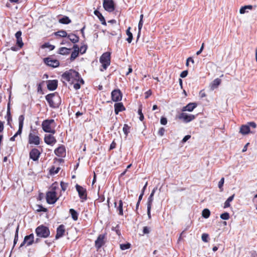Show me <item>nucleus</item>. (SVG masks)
<instances>
[{"label":"nucleus","instance_id":"f257e3e1","mask_svg":"<svg viewBox=\"0 0 257 257\" xmlns=\"http://www.w3.org/2000/svg\"><path fill=\"white\" fill-rule=\"evenodd\" d=\"M62 77L64 81H68L71 84L79 81L83 83V80L80 79L78 72L73 70L66 71L63 74Z\"/></svg>","mask_w":257,"mask_h":257},{"label":"nucleus","instance_id":"f03ea898","mask_svg":"<svg viewBox=\"0 0 257 257\" xmlns=\"http://www.w3.org/2000/svg\"><path fill=\"white\" fill-rule=\"evenodd\" d=\"M57 188H58V187L56 186V184H54L52 186L51 190L47 192L46 199L48 203L54 204L58 200V197L57 195L56 191Z\"/></svg>","mask_w":257,"mask_h":257},{"label":"nucleus","instance_id":"7ed1b4c3","mask_svg":"<svg viewBox=\"0 0 257 257\" xmlns=\"http://www.w3.org/2000/svg\"><path fill=\"white\" fill-rule=\"evenodd\" d=\"M46 99L51 107H57L61 103L60 96L55 93L49 94L46 96Z\"/></svg>","mask_w":257,"mask_h":257},{"label":"nucleus","instance_id":"20e7f679","mask_svg":"<svg viewBox=\"0 0 257 257\" xmlns=\"http://www.w3.org/2000/svg\"><path fill=\"white\" fill-rule=\"evenodd\" d=\"M42 128L44 131L47 133L54 134L55 133V121L54 119H47L42 123Z\"/></svg>","mask_w":257,"mask_h":257},{"label":"nucleus","instance_id":"39448f33","mask_svg":"<svg viewBox=\"0 0 257 257\" xmlns=\"http://www.w3.org/2000/svg\"><path fill=\"white\" fill-rule=\"evenodd\" d=\"M103 69H101V71L105 70L110 63V53L109 52H105L103 53L100 57L99 59Z\"/></svg>","mask_w":257,"mask_h":257},{"label":"nucleus","instance_id":"423d86ee","mask_svg":"<svg viewBox=\"0 0 257 257\" xmlns=\"http://www.w3.org/2000/svg\"><path fill=\"white\" fill-rule=\"evenodd\" d=\"M28 143L30 145L35 146L40 144V139L36 132L32 131L30 133L28 136Z\"/></svg>","mask_w":257,"mask_h":257},{"label":"nucleus","instance_id":"0eeeda50","mask_svg":"<svg viewBox=\"0 0 257 257\" xmlns=\"http://www.w3.org/2000/svg\"><path fill=\"white\" fill-rule=\"evenodd\" d=\"M36 233L38 236L44 238L48 237L50 234L49 229L43 225L38 226L36 228Z\"/></svg>","mask_w":257,"mask_h":257},{"label":"nucleus","instance_id":"6e6552de","mask_svg":"<svg viewBox=\"0 0 257 257\" xmlns=\"http://www.w3.org/2000/svg\"><path fill=\"white\" fill-rule=\"evenodd\" d=\"M156 189H157V188H154L152 190L149 197L148 199L147 205V215H148L149 219H151L152 218V216H151V208H152V204H153V196L154 195V194L155 193Z\"/></svg>","mask_w":257,"mask_h":257},{"label":"nucleus","instance_id":"1a4fd4ad","mask_svg":"<svg viewBox=\"0 0 257 257\" xmlns=\"http://www.w3.org/2000/svg\"><path fill=\"white\" fill-rule=\"evenodd\" d=\"M178 118L182 120L184 122L188 123L194 120L195 118V115L183 112L179 115Z\"/></svg>","mask_w":257,"mask_h":257},{"label":"nucleus","instance_id":"9d476101","mask_svg":"<svg viewBox=\"0 0 257 257\" xmlns=\"http://www.w3.org/2000/svg\"><path fill=\"white\" fill-rule=\"evenodd\" d=\"M103 7L108 12H112L114 10V4L112 0H104Z\"/></svg>","mask_w":257,"mask_h":257},{"label":"nucleus","instance_id":"9b49d317","mask_svg":"<svg viewBox=\"0 0 257 257\" xmlns=\"http://www.w3.org/2000/svg\"><path fill=\"white\" fill-rule=\"evenodd\" d=\"M34 238L33 234H31L29 235L26 236L23 242L21 243L20 247L23 246L25 244H26L27 246L31 245L34 242Z\"/></svg>","mask_w":257,"mask_h":257},{"label":"nucleus","instance_id":"f8f14e48","mask_svg":"<svg viewBox=\"0 0 257 257\" xmlns=\"http://www.w3.org/2000/svg\"><path fill=\"white\" fill-rule=\"evenodd\" d=\"M44 61L47 65L52 67H57L59 65V62L58 60L51 58H45Z\"/></svg>","mask_w":257,"mask_h":257},{"label":"nucleus","instance_id":"ddd939ff","mask_svg":"<svg viewBox=\"0 0 257 257\" xmlns=\"http://www.w3.org/2000/svg\"><path fill=\"white\" fill-rule=\"evenodd\" d=\"M111 98L113 101H118L121 99L122 96L120 90H114L111 92Z\"/></svg>","mask_w":257,"mask_h":257},{"label":"nucleus","instance_id":"4468645a","mask_svg":"<svg viewBox=\"0 0 257 257\" xmlns=\"http://www.w3.org/2000/svg\"><path fill=\"white\" fill-rule=\"evenodd\" d=\"M45 142L49 145L53 146L56 142V140L52 135H46L44 138Z\"/></svg>","mask_w":257,"mask_h":257},{"label":"nucleus","instance_id":"2eb2a0df","mask_svg":"<svg viewBox=\"0 0 257 257\" xmlns=\"http://www.w3.org/2000/svg\"><path fill=\"white\" fill-rule=\"evenodd\" d=\"M197 104L195 102L189 103L187 105L182 107V111L183 112H192L197 107Z\"/></svg>","mask_w":257,"mask_h":257},{"label":"nucleus","instance_id":"dca6fc26","mask_svg":"<svg viewBox=\"0 0 257 257\" xmlns=\"http://www.w3.org/2000/svg\"><path fill=\"white\" fill-rule=\"evenodd\" d=\"M76 188L79 194V197L82 199H85L86 198V190L78 185H76Z\"/></svg>","mask_w":257,"mask_h":257},{"label":"nucleus","instance_id":"f3484780","mask_svg":"<svg viewBox=\"0 0 257 257\" xmlns=\"http://www.w3.org/2000/svg\"><path fill=\"white\" fill-rule=\"evenodd\" d=\"M58 81L56 80H49L47 82V88L50 90H54L57 87Z\"/></svg>","mask_w":257,"mask_h":257},{"label":"nucleus","instance_id":"a211bd4d","mask_svg":"<svg viewBox=\"0 0 257 257\" xmlns=\"http://www.w3.org/2000/svg\"><path fill=\"white\" fill-rule=\"evenodd\" d=\"M40 153L38 150L37 149H33L30 153V158L33 159L34 161H36L39 158Z\"/></svg>","mask_w":257,"mask_h":257},{"label":"nucleus","instance_id":"6ab92c4d","mask_svg":"<svg viewBox=\"0 0 257 257\" xmlns=\"http://www.w3.org/2000/svg\"><path fill=\"white\" fill-rule=\"evenodd\" d=\"M65 227L63 225H60L57 229V233L55 236L56 239L61 237L65 232Z\"/></svg>","mask_w":257,"mask_h":257},{"label":"nucleus","instance_id":"aec40b11","mask_svg":"<svg viewBox=\"0 0 257 257\" xmlns=\"http://www.w3.org/2000/svg\"><path fill=\"white\" fill-rule=\"evenodd\" d=\"M55 154L58 157H64L65 156V149L64 146H60L55 150Z\"/></svg>","mask_w":257,"mask_h":257},{"label":"nucleus","instance_id":"412c9836","mask_svg":"<svg viewBox=\"0 0 257 257\" xmlns=\"http://www.w3.org/2000/svg\"><path fill=\"white\" fill-rule=\"evenodd\" d=\"M104 235H100L98 237L97 240L95 241V245L97 248L100 247L104 243Z\"/></svg>","mask_w":257,"mask_h":257},{"label":"nucleus","instance_id":"4be33fe9","mask_svg":"<svg viewBox=\"0 0 257 257\" xmlns=\"http://www.w3.org/2000/svg\"><path fill=\"white\" fill-rule=\"evenodd\" d=\"M240 133L242 135H247L249 133H251L250 132V128H249V125L246 124L242 125L240 128Z\"/></svg>","mask_w":257,"mask_h":257},{"label":"nucleus","instance_id":"5701e85b","mask_svg":"<svg viewBox=\"0 0 257 257\" xmlns=\"http://www.w3.org/2000/svg\"><path fill=\"white\" fill-rule=\"evenodd\" d=\"M74 50L71 55V60H74L78 55L79 54V47L77 45L73 46Z\"/></svg>","mask_w":257,"mask_h":257},{"label":"nucleus","instance_id":"b1692460","mask_svg":"<svg viewBox=\"0 0 257 257\" xmlns=\"http://www.w3.org/2000/svg\"><path fill=\"white\" fill-rule=\"evenodd\" d=\"M221 80L219 78L214 79L210 84V87L211 90H214L220 84Z\"/></svg>","mask_w":257,"mask_h":257},{"label":"nucleus","instance_id":"393cba45","mask_svg":"<svg viewBox=\"0 0 257 257\" xmlns=\"http://www.w3.org/2000/svg\"><path fill=\"white\" fill-rule=\"evenodd\" d=\"M94 14H95V16H96L98 18V19L101 21V24L102 25H106L105 21V19H104L103 16L102 15V14L98 11L95 10L94 12Z\"/></svg>","mask_w":257,"mask_h":257},{"label":"nucleus","instance_id":"a878e982","mask_svg":"<svg viewBox=\"0 0 257 257\" xmlns=\"http://www.w3.org/2000/svg\"><path fill=\"white\" fill-rule=\"evenodd\" d=\"M24 120V116L23 115L19 117V133H22L23 123Z\"/></svg>","mask_w":257,"mask_h":257},{"label":"nucleus","instance_id":"bb28decb","mask_svg":"<svg viewBox=\"0 0 257 257\" xmlns=\"http://www.w3.org/2000/svg\"><path fill=\"white\" fill-rule=\"evenodd\" d=\"M69 39L73 43H75L78 42L79 37L75 34H70L67 36Z\"/></svg>","mask_w":257,"mask_h":257},{"label":"nucleus","instance_id":"cd10ccee","mask_svg":"<svg viewBox=\"0 0 257 257\" xmlns=\"http://www.w3.org/2000/svg\"><path fill=\"white\" fill-rule=\"evenodd\" d=\"M115 112L118 114L119 112L122 111L124 109V107L121 103H117L114 105Z\"/></svg>","mask_w":257,"mask_h":257},{"label":"nucleus","instance_id":"c85d7f7f","mask_svg":"<svg viewBox=\"0 0 257 257\" xmlns=\"http://www.w3.org/2000/svg\"><path fill=\"white\" fill-rule=\"evenodd\" d=\"M234 197V194H233L232 196L229 197L226 201L224 203L223 208H226L227 207H230V203L233 200Z\"/></svg>","mask_w":257,"mask_h":257},{"label":"nucleus","instance_id":"c756f323","mask_svg":"<svg viewBox=\"0 0 257 257\" xmlns=\"http://www.w3.org/2000/svg\"><path fill=\"white\" fill-rule=\"evenodd\" d=\"M252 8V6L251 5H248V6H245L242 7L240 8V9L239 10V13L241 14H243L247 12V10H251Z\"/></svg>","mask_w":257,"mask_h":257},{"label":"nucleus","instance_id":"7c9ffc66","mask_svg":"<svg viewBox=\"0 0 257 257\" xmlns=\"http://www.w3.org/2000/svg\"><path fill=\"white\" fill-rule=\"evenodd\" d=\"M70 49L66 47H61L59 49V52L60 54L67 55L69 53Z\"/></svg>","mask_w":257,"mask_h":257},{"label":"nucleus","instance_id":"2f4dec72","mask_svg":"<svg viewBox=\"0 0 257 257\" xmlns=\"http://www.w3.org/2000/svg\"><path fill=\"white\" fill-rule=\"evenodd\" d=\"M130 30H131V27H129L127 30H126V35L127 36H128V38L126 39V41L129 43H131L132 41V40H133V34L132 33L130 32Z\"/></svg>","mask_w":257,"mask_h":257},{"label":"nucleus","instance_id":"473e14b6","mask_svg":"<svg viewBox=\"0 0 257 257\" xmlns=\"http://www.w3.org/2000/svg\"><path fill=\"white\" fill-rule=\"evenodd\" d=\"M59 22L60 23L64 24H68L71 23V20L69 19V18L68 17H64L61 19H60L59 20Z\"/></svg>","mask_w":257,"mask_h":257},{"label":"nucleus","instance_id":"72a5a7b5","mask_svg":"<svg viewBox=\"0 0 257 257\" xmlns=\"http://www.w3.org/2000/svg\"><path fill=\"white\" fill-rule=\"evenodd\" d=\"M210 215V212L208 209H204L202 212V215L205 218H208Z\"/></svg>","mask_w":257,"mask_h":257},{"label":"nucleus","instance_id":"f704fd0d","mask_svg":"<svg viewBox=\"0 0 257 257\" xmlns=\"http://www.w3.org/2000/svg\"><path fill=\"white\" fill-rule=\"evenodd\" d=\"M70 213H71L72 217L73 218V219L74 220H77V219H78L77 213L73 209H70Z\"/></svg>","mask_w":257,"mask_h":257},{"label":"nucleus","instance_id":"c9c22d12","mask_svg":"<svg viewBox=\"0 0 257 257\" xmlns=\"http://www.w3.org/2000/svg\"><path fill=\"white\" fill-rule=\"evenodd\" d=\"M55 35L57 36H59L61 37H67V34L66 31H59L55 33Z\"/></svg>","mask_w":257,"mask_h":257},{"label":"nucleus","instance_id":"e433bc0d","mask_svg":"<svg viewBox=\"0 0 257 257\" xmlns=\"http://www.w3.org/2000/svg\"><path fill=\"white\" fill-rule=\"evenodd\" d=\"M122 201L121 200H119V205L117 209L119 211V214L120 215H123V209H122Z\"/></svg>","mask_w":257,"mask_h":257},{"label":"nucleus","instance_id":"4c0bfd02","mask_svg":"<svg viewBox=\"0 0 257 257\" xmlns=\"http://www.w3.org/2000/svg\"><path fill=\"white\" fill-rule=\"evenodd\" d=\"M224 183V178H222L218 182V186L220 189V191H223V186Z\"/></svg>","mask_w":257,"mask_h":257},{"label":"nucleus","instance_id":"58836bf2","mask_svg":"<svg viewBox=\"0 0 257 257\" xmlns=\"http://www.w3.org/2000/svg\"><path fill=\"white\" fill-rule=\"evenodd\" d=\"M220 218L223 220H228L229 218V214L228 212H224L220 215Z\"/></svg>","mask_w":257,"mask_h":257},{"label":"nucleus","instance_id":"ea45409f","mask_svg":"<svg viewBox=\"0 0 257 257\" xmlns=\"http://www.w3.org/2000/svg\"><path fill=\"white\" fill-rule=\"evenodd\" d=\"M42 48H49L50 50H52L54 49L55 48V46H53V45H52L49 43H45L44 44H43L42 46Z\"/></svg>","mask_w":257,"mask_h":257},{"label":"nucleus","instance_id":"a19ab883","mask_svg":"<svg viewBox=\"0 0 257 257\" xmlns=\"http://www.w3.org/2000/svg\"><path fill=\"white\" fill-rule=\"evenodd\" d=\"M131 246V244L130 243L126 244H120V248L121 250H125L128 249Z\"/></svg>","mask_w":257,"mask_h":257},{"label":"nucleus","instance_id":"79ce46f5","mask_svg":"<svg viewBox=\"0 0 257 257\" xmlns=\"http://www.w3.org/2000/svg\"><path fill=\"white\" fill-rule=\"evenodd\" d=\"M19 226L18 225L16 230V234L15 236V239L14 241V245L17 243L18 239V232H19Z\"/></svg>","mask_w":257,"mask_h":257},{"label":"nucleus","instance_id":"37998d69","mask_svg":"<svg viewBox=\"0 0 257 257\" xmlns=\"http://www.w3.org/2000/svg\"><path fill=\"white\" fill-rule=\"evenodd\" d=\"M122 130L125 136H127L129 132V127L128 125L127 124H124Z\"/></svg>","mask_w":257,"mask_h":257},{"label":"nucleus","instance_id":"c03bdc74","mask_svg":"<svg viewBox=\"0 0 257 257\" xmlns=\"http://www.w3.org/2000/svg\"><path fill=\"white\" fill-rule=\"evenodd\" d=\"M201 238L204 242H207L208 241V234L207 233L202 234Z\"/></svg>","mask_w":257,"mask_h":257},{"label":"nucleus","instance_id":"a18cd8bd","mask_svg":"<svg viewBox=\"0 0 257 257\" xmlns=\"http://www.w3.org/2000/svg\"><path fill=\"white\" fill-rule=\"evenodd\" d=\"M17 44L19 46L20 48H21L23 45V42L22 38L17 39Z\"/></svg>","mask_w":257,"mask_h":257},{"label":"nucleus","instance_id":"49530a36","mask_svg":"<svg viewBox=\"0 0 257 257\" xmlns=\"http://www.w3.org/2000/svg\"><path fill=\"white\" fill-rule=\"evenodd\" d=\"M252 201L254 204L255 209L257 210V194H255L252 198Z\"/></svg>","mask_w":257,"mask_h":257},{"label":"nucleus","instance_id":"de8ad7c7","mask_svg":"<svg viewBox=\"0 0 257 257\" xmlns=\"http://www.w3.org/2000/svg\"><path fill=\"white\" fill-rule=\"evenodd\" d=\"M87 49V47L85 45L82 46L80 47V48H79V52L81 54H83L85 52Z\"/></svg>","mask_w":257,"mask_h":257},{"label":"nucleus","instance_id":"09e8293b","mask_svg":"<svg viewBox=\"0 0 257 257\" xmlns=\"http://www.w3.org/2000/svg\"><path fill=\"white\" fill-rule=\"evenodd\" d=\"M143 21H140L138 25V29H139V32H138V35H139L141 30L143 27Z\"/></svg>","mask_w":257,"mask_h":257},{"label":"nucleus","instance_id":"8fccbe9b","mask_svg":"<svg viewBox=\"0 0 257 257\" xmlns=\"http://www.w3.org/2000/svg\"><path fill=\"white\" fill-rule=\"evenodd\" d=\"M160 122L162 125H166L167 123V118L164 117H162L161 118Z\"/></svg>","mask_w":257,"mask_h":257},{"label":"nucleus","instance_id":"3c124183","mask_svg":"<svg viewBox=\"0 0 257 257\" xmlns=\"http://www.w3.org/2000/svg\"><path fill=\"white\" fill-rule=\"evenodd\" d=\"M22 133H19V130L18 131V132L15 134V135L12 137V138H11L10 139V140L11 141H15V139L18 136H20L21 134Z\"/></svg>","mask_w":257,"mask_h":257},{"label":"nucleus","instance_id":"603ef678","mask_svg":"<svg viewBox=\"0 0 257 257\" xmlns=\"http://www.w3.org/2000/svg\"><path fill=\"white\" fill-rule=\"evenodd\" d=\"M165 132V128L163 127H161L159 129V130L158 131V134L160 136H163Z\"/></svg>","mask_w":257,"mask_h":257},{"label":"nucleus","instance_id":"864d4df0","mask_svg":"<svg viewBox=\"0 0 257 257\" xmlns=\"http://www.w3.org/2000/svg\"><path fill=\"white\" fill-rule=\"evenodd\" d=\"M247 125H249V128H250V127H251L253 128H255L256 126V125L255 122H249L247 123Z\"/></svg>","mask_w":257,"mask_h":257},{"label":"nucleus","instance_id":"5fc2aeb1","mask_svg":"<svg viewBox=\"0 0 257 257\" xmlns=\"http://www.w3.org/2000/svg\"><path fill=\"white\" fill-rule=\"evenodd\" d=\"M187 74H188V71H186V70L183 71L180 74V77H182V78H184V77L187 76Z\"/></svg>","mask_w":257,"mask_h":257},{"label":"nucleus","instance_id":"6e6d98bb","mask_svg":"<svg viewBox=\"0 0 257 257\" xmlns=\"http://www.w3.org/2000/svg\"><path fill=\"white\" fill-rule=\"evenodd\" d=\"M61 187L62 188V189L63 191H65L66 189V188L67 187V184H65L63 182L61 183Z\"/></svg>","mask_w":257,"mask_h":257},{"label":"nucleus","instance_id":"4d7b16f0","mask_svg":"<svg viewBox=\"0 0 257 257\" xmlns=\"http://www.w3.org/2000/svg\"><path fill=\"white\" fill-rule=\"evenodd\" d=\"M150 232V228L147 226H145L143 228L144 234H148Z\"/></svg>","mask_w":257,"mask_h":257},{"label":"nucleus","instance_id":"13d9d810","mask_svg":"<svg viewBox=\"0 0 257 257\" xmlns=\"http://www.w3.org/2000/svg\"><path fill=\"white\" fill-rule=\"evenodd\" d=\"M191 138V136L190 135H187V136H185L184 138L182 140V142L183 143H185L187 141H188L189 139H190Z\"/></svg>","mask_w":257,"mask_h":257},{"label":"nucleus","instance_id":"bf43d9fd","mask_svg":"<svg viewBox=\"0 0 257 257\" xmlns=\"http://www.w3.org/2000/svg\"><path fill=\"white\" fill-rule=\"evenodd\" d=\"M79 82H75L74 83V88L77 90L80 88V84L78 83Z\"/></svg>","mask_w":257,"mask_h":257},{"label":"nucleus","instance_id":"052dcab7","mask_svg":"<svg viewBox=\"0 0 257 257\" xmlns=\"http://www.w3.org/2000/svg\"><path fill=\"white\" fill-rule=\"evenodd\" d=\"M21 35H22V32L21 31L17 32L15 34V36L17 39L22 38Z\"/></svg>","mask_w":257,"mask_h":257},{"label":"nucleus","instance_id":"680f3d73","mask_svg":"<svg viewBox=\"0 0 257 257\" xmlns=\"http://www.w3.org/2000/svg\"><path fill=\"white\" fill-rule=\"evenodd\" d=\"M204 43H203L202 44V46H201L200 50L197 52L196 54L197 55H199V54H200L201 53V52H202V51L204 49Z\"/></svg>","mask_w":257,"mask_h":257},{"label":"nucleus","instance_id":"e2e57ef3","mask_svg":"<svg viewBox=\"0 0 257 257\" xmlns=\"http://www.w3.org/2000/svg\"><path fill=\"white\" fill-rule=\"evenodd\" d=\"M249 145V143H247L243 147L242 150V152H245L247 151V147L248 146V145Z\"/></svg>","mask_w":257,"mask_h":257},{"label":"nucleus","instance_id":"0e129e2a","mask_svg":"<svg viewBox=\"0 0 257 257\" xmlns=\"http://www.w3.org/2000/svg\"><path fill=\"white\" fill-rule=\"evenodd\" d=\"M152 94L151 90H149L146 92L145 98H148Z\"/></svg>","mask_w":257,"mask_h":257},{"label":"nucleus","instance_id":"69168bd1","mask_svg":"<svg viewBox=\"0 0 257 257\" xmlns=\"http://www.w3.org/2000/svg\"><path fill=\"white\" fill-rule=\"evenodd\" d=\"M116 144L113 141L112 143L111 144L110 146V149H113L115 148Z\"/></svg>","mask_w":257,"mask_h":257},{"label":"nucleus","instance_id":"338daca9","mask_svg":"<svg viewBox=\"0 0 257 257\" xmlns=\"http://www.w3.org/2000/svg\"><path fill=\"white\" fill-rule=\"evenodd\" d=\"M3 128H4L3 123H2V122L0 121V132H1L3 130Z\"/></svg>","mask_w":257,"mask_h":257},{"label":"nucleus","instance_id":"774afa93","mask_svg":"<svg viewBox=\"0 0 257 257\" xmlns=\"http://www.w3.org/2000/svg\"><path fill=\"white\" fill-rule=\"evenodd\" d=\"M189 60H191V62L192 63H194V60L191 58H188L187 60V63H186V65L188 66V62L189 61Z\"/></svg>","mask_w":257,"mask_h":257}]
</instances>
